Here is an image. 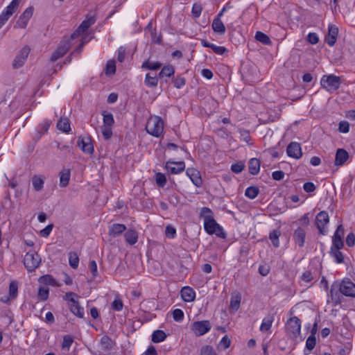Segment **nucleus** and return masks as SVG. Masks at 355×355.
I'll return each instance as SVG.
<instances>
[{"label": "nucleus", "mask_w": 355, "mask_h": 355, "mask_svg": "<svg viewBox=\"0 0 355 355\" xmlns=\"http://www.w3.org/2000/svg\"><path fill=\"white\" fill-rule=\"evenodd\" d=\"M180 294L182 300L187 302H193L196 297V292L189 286L183 287L181 289Z\"/></svg>", "instance_id": "obj_19"}, {"label": "nucleus", "mask_w": 355, "mask_h": 355, "mask_svg": "<svg viewBox=\"0 0 355 355\" xmlns=\"http://www.w3.org/2000/svg\"><path fill=\"white\" fill-rule=\"evenodd\" d=\"M111 307L114 311H120L123 309V304L121 300L120 299H115L112 304Z\"/></svg>", "instance_id": "obj_51"}, {"label": "nucleus", "mask_w": 355, "mask_h": 355, "mask_svg": "<svg viewBox=\"0 0 355 355\" xmlns=\"http://www.w3.org/2000/svg\"><path fill=\"white\" fill-rule=\"evenodd\" d=\"M340 249L331 248V254L335 258L337 263H340L343 262L344 257Z\"/></svg>", "instance_id": "obj_45"}, {"label": "nucleus", "mask_w": 355, "mask_h": 355, "mask_svg": "<svg viewBox=\"0 0 355 355\" xmlns=\"http://www.w3.org/2000/svg\"><path fill=\"white\" fill-rule=\"evenodd\" d=\"M232 171L235 173H239L244 169V164L242 163H236L231 166Z\"/></svg>", "instance_id": "obj_63"}, {"label": "nucleus", "mask_w": 355, "mask_h": 355, "mask_svg": "<svg viewBox=\"0 0 355 355\" xmlns=\"http://www.w3.org/2000/svg\"><path fill=\"white\" fill-rule=\"evenodd\" d=\"M71 45L69 40L62 41L51 55L50 61L55 62L60 58L63 57L70 49Z\"/></svg>", "instance_id": "obj_9"}, {"label": "nucleus", "mask_w": 355, "mask_h": 355, "mask_svg": "<svg viewBox=\"0 0 355 355\" xmlns=\"http://www.w3.org/2000/svg\"><path fill=\"white\" fill-rule=\"evenodd\" d=\"M21 0H12L0 15V28L5 24L8 19L17 9Z\"/></svg>", "instance_id": "obj_7"}, {"label": "nucleus", "mask_w": 355, "mask_h": 355, "mask_svg": "<svg viewBox=\"0 0 355 355\" xmlns=\"http://www.w3.org/2000/svg\"><path fill=\"white\" fill-rule=\"evenodd\" d=\"M307 40L311 44H315L318 42L319 38L315 33H310L307 35Z\"/></svg>", "instance_id": "obj_61"}, {"label": "nucleus", "mask_w": 355, "mask_h": 355, "mask_svg": "<svg viewBox=\"0 0 355 355\" xmlns=\"http://www.w3.org/2000/svg\"><path fill=\"white\" fill-rule=\"evenodd\" d=\"M78 146L82 149V150L85 153L91 154L94 151V147L91 144L89 138H79Z\"/></svg>", "instance_id": "obj_20"}, {"label": "nucleus", "mask_w": 355, "mask_h": 355, "mask_svg": "<svg viewBox=\"0 0 355 355\" xmlns=\"http://www.w3.org/2000/svg\"><path fill=\"white\" fill-rule=\"evenodd\" d=\"M286 331L290 338H297L300 336L301 331L300 320L296 316L288 319L286 324Z\"/></svg>", "instance_id": "obj_3"}, {"label": "nucleus", "mask_w": 355, "mask_h": 355, "mask_svg": "<svg viewBox=\"0 0 355 355\" xmlns=\"http://www.w3.org/2000/svg\"><path fill=\"white\" fill-rule=\"evenodd\" d=\"M211 324L208 320L197 321L192 323L191 331L197 336H200L207 333L211 329Z\"/></svg>", "instance_id": "obj_8"}, {"label": "nucleus", "mask_w": 355, "mask_h": 355, "mask_svg": "<svg viewBox=\"0 0 355 355\" xmlns=\"http://www.w3.org/2000/svg\"><path fill=\"white\" fill-rule=\"evenodd\" d=\"M204 228L209 234H216L218 236L225 237V233L221 227L216 222L212 216H205Z\"/></svg>", "instance_id": "obj_5"}, {"label": "nucleus", "mask_w": 355, "mask_h": 355, "mask_svg": "<svg viewBox=\"0 0 355 355\" xmlns=\"http://www.w3.org/2000/svg\"><path fill=\"white\" fill-rule=\"evenodd\" d=\"M18 286L17 282H12L9 286V295L12 298H15L17 295Z\"/></svg>", "instance_id": "obj_50"}, {"label": "nucleus", "mask_w": 355, "mask_h": 355, "mask_svg": "<svg viewBox=\"0 0 355 355\" xmlns=\"http://www.w3.org/2000/svg\"><path fill=\"white\" fill-rule=\"evenodd\" d=\"M274 320L273 315H268V317L263 318L262 323L260 327V331L262 332L268 331L271 327Z\"/></svg>", "instance_id": "obj_32"}, {"label": "nucleus", "mask_w": 355, "mask_h": 355, "mask_svg": "<svg viewBox=\"0 0 355 355\" xmlns=\"http://www.w3.org/2000/svg\"><path fill=\"white\" fill-rule=\"evenodd\" d=\"M316 345L315 337L313 335H310L306 341V349L309 352L313 349Z\"/></svg>", "instance_id": "obj_48"}, {"label": "nucleus", "mask_w": 355, "mask_h": 355, "mask_svg": "<svg viewBox=\"0 0 355 355\" xmlns=\"http://www.w3.org/2000/svg\"><path fill=\"white\" fill-rule=\"evenodd\" d=\"M339 291L345 296L355 297V284L349 279H345L341 282Z\"/></svg>", "instance_id": "obj_10"}, {"label": "nucleus", "mask_w": 355, "mask_h": 355, "mask_svg": "<svg viewBox=\"0 0 355 355\" xmlns=\"http://www.w3.org/2000/svg\"><path fill=\"white\" fill-rule=\"evenodd\" d=\"M69 265L73 269H76L78 266L79 258L77 254L74 252H70L69 254Z\"/></svg>", "instance_id": "obj_42"}, {"label": "nucleus", "mask_w": 355, "mask_h": 355, "mask_svg": "<svg viewBox=\"0 0 355 355\" xmlns=\"http://www.w3.org/2000/svg\"><path fill=\"white\" fill-rule=\"evenodd\" d=\"M230 339L227 336H225L220 341L219 347H221L223 349H226L230 346Z\"/></svg>", "instance_id": "obj_57"}, {"label": "nucleus", "mask_w": 355, "mask_h": 355, "mask_svg": "<svg viewBox=\"0 0 355 355\" xmlns=\"http://www.w3.org/2000/svg\"><path fill=\"white\" fill-rule=\"evenodd\" d=\"M89 27L90 25H89L87 21L84 20L79 26L78 29L71 34V39L74 40L75 38L78 37L80 34L86 31Z\"/></svg>", "instance_id": "obj_30"}, {"label": "nucleus", "mask_w": 355, "mask_h": 355, "mask_svg": "<svg viewBox=\"0 0 355 355\" xmlns=\"http://www.w3.org/2000/svg\"><path fill=\"white\" fill-rule=\"evenodd\" d=\"M287 154L289 157L295 159H299L302 157V153L300 144L297 142H291L287 147Z\"/></svg>", "instance_id": "obj_15"}, {"label": "nucleus", "mask_w": 355, "mask_h": 355, "mask_svg": "<svg viewBox=\"0 0 355 355\" xmlns=\"http://www.w3.org/2000/svg\"><path fill=\"white\" fill-rule=\"evenodd\" d=\"M187 175L189 177L194 185L198 187H201L202 180L198 171L193 168H189L187 170Z\"/></svg>", "instance_id": "obj_16"}, {"label": "nucleus", "mask_w": 355, "mask_h": 355, "mask_svg": "<svg viewBox=\"0 0 355 355\" xmlns=\"http://www.w3.org/2000/svg\"><path fill=\"white\" fill-rule=\"evenodd\" d=\"M33 8L32 6L27 8L17 21L16 26L21 28H26L29 19L33 16Z\"/></svg>", "instance_id": "obj_13"}, {"label": "nucleus", "mask_w": 355, "mask_h": 355, "mask_svg": "<svg viewBox=\"0 0 355 355\" xmlns=\"http://www.w3.org/2000/svg\"><path fill=\"white\" fill-rule=\"evenodd\" d=\"M202 12V7L200 4L195 3L192 7V14L195 17H200Z\"/></svg>", "instance_id": "obj_62"}, {"label": "nucleus", "mask_w": 355, "mask_h": 355, "mask_svg": "<svg viewBox=\"0 0 355 355\" xmlns=\"http://www.w3.org/2000/svg\"><path fill=\"white\" fill-rule=\"evenodd\" d=\"M175 73V69L172 65H167L164 67L159 73V78L171 77Z\"/></svg>", "instance_id": "obj_38"}, {"label": "nucleus", "mask_w": 355, "mask_h": 355, "mask_svg": "<svg viewBox=\"0 0 355 355\" xmlns=\"http://www.w3.org/2000/svg\"><path fill=\"white\" fill-rule=\"evenodd\" d=\"M212 29L215 33L223 35L225 33V26L221 19L215 18L212 22Z\"/></svg>", "instance_id": "obj_24"}, {"label": "nucleus", "mask_w": 355, "mask_h": 355, "mask_svg": "<svg viewBox=\"0 0 355 355\" xmlns=\"http://www.w3.org/2000/svg\"><path fill=\"white\" fill-rule=\"evenodd\" d=\"M155 181L159 187H164L166 183V178L165 175L162 173H157L155 175Z\"/></svg>", "instance_id": "obj_47"}, {"label": "nucleus", "mask_w": 355, "mask_h": 355, "mask_svg": "<svg viewBox=\"0 0 355 355\" xmlns=\"http://www.w3.org/2000/svg\"><path fill=\"white\" fill-rule=\"evenodd\" d=\"M32 183L34 189L39 191L43 189L44 181L41 177L35 175L32 178Z\"/></svg>", "instance_id": "obj_36"}, {"label": "nucleus", "mask_w": 355, "mask_h": 355, "mask_svg": "<svg viewBox=\"0 0 355 355\" xmlns=\"http://www.w3.org/2000/svg\"><path fill=\"white\" fill-rule=\"evenodd\" d=\"M348 158L349 155L345 150L343 148L338 149L336 153L335 165H343L347 160Z\"/></svg>", "instance_id": "obj_21"}, {"label": "nucleus", "mask_w": 355, "mask_h": 355, "mask_svg": "<svg viewBox=\"0 0 355 355\" xmlns=\"http://www.w3.org/2000/svg\"><path fill=\"white\" fill-rule=\"evenodd\" d=\"M241 297L239 294L232 295L230 300V310L235 312L239 307L241 304Z\"/></svg>", "instance_id": "obj_29"}, {"label": "nucleus", "mask_w": 355, "mask_h": 355, "mask_svg": "<svg viewBox=\"0 0 355 355\" xmlns=\"http://www.w3.org/2000/svg\"><path fill=\"white\" fill-rule=\"evenodd\" d=\"M338 130L343 133H347L349 131V123L346 121H340Z\"/></svg>", "instance_id": "obj_55"}, {"label": "nucleus", "mask_w": 355, "mask_h": 355, "mask_svg": "<svg viewBox=\"0 0 355 355\" xmlns=\"http://www.w3.org/2000/svg\"><path fill=\"white\" fill-rule=\"evenodd\" d=\"M102 135L105 139H109L112 136V127L102 126Z\"/></svg>", "instance_id": "obj_53"}, {"label": "nucleus", "mask_w": 355, "mask_h": 355, "mask_svg": "<svg viewBox=\"0 0 355 355\" xmlns=\"http://www.w3.org/2000/svg\"><path fill=\"white\" fill-rule=\"evenodd\" d=\"M60 187H66L69 184L70 180L71 172L69 168L62 169L60 173Z\"/></svg>", "instance_id": "obj_22"}, {"label": "nucleus", "mask_w": 355, "mask_h": 355, "mask_svg": "<svg viewBox=\"0 0 355 355\" xmlns=\"http://www.w3.org/2000/svg\"><path fill=\"white\" fill-rule=\"evenodd\" d=\"M102 115L103 122V126L112 127L114 123L113 114L106 111H103L102 112Z\"/></svg>", "instance_id": "obj_31"}, {"label": "nucleus", "mask_w": 355, "mask_h": 355, "mask_svg": "<svg viewBox=\"0 0 355 355\" xmlns=\"http://www.w3.org/2000/svg\"><path fill=\"white\" fill-rule=\"evenodd\" d=\"M315 223L317 227L321 234H325L327 231L325 226L329 223V218L328 214L324 211H320L316 216Z\"/></svg>", "instance_id": "obj_12"}, {"label": "nucleus", "mask_w": 355, "mask_h": 355, "mask_svg": "<svg viewBox=\"0 0 355 355\" xmlns=\"http://www.w3.org/2000/svg\"><path fill=\"white\" fill-rule=\"evenodd\" d=\"M144 83L149 87H155L158 84V77L157 76H151L147 73L144 80Z\"/></svg>", "instance_id": "obj_34"}, {"label": "nucleus", "mask_w": 355, "mask_h": 355, "mask_svg": "<svg viewBox=\"0 0 355 355\" xmlns=\"http://www.w3.org/2000/svg\"><path fill=\"white\" fill-rule=\"evenodd\" d=\"M343 247V241L341 239L333 237V243L331 248L341 249Z\"/></svg>", "instance_id": "obj_60"}, {"label": "nucleus", "mask_w": 355, "mask_h": 355, "mask_svg": "<svg viewBox=\"0 0 355 355\" xmlns=\"http://www.w3.org/2000/svg\"><path fill=\"white\" fill-rule=\"evenodd\" d=\"M116 71L115 62L112 60L108 61L105 67V73L107 75H112Z\"/></svg>", "instance_id": "obj_49"}, {"label": "nucleus", "mask_w": 355, "mask_h": 355, "mask_svg": "<svg viewBox=\"0 0 355 355\" xmlns=\"http://www.w3.org/2000/svg\"><path fill=\"white\" fill-rule=\"evenodd\" d=\"M329 297H331V301L334 302L335 305L339 304L340 301V295L337 291L334 288V285L331 286L330 290Z\"/></svg>", "instance_id": "obj_44"}, {"label": "nucleus", "mask_w": 355, "mask_h": 355, "mask_svg": "<svg viewBox=\"0 0 355 355\" xmlns=\"http://www.w3.org/2000/svg\"><path fill=\"white\" fill-rule=\"evenodd\" d=\"M174 86L180 89L185 85V78L181 76H178L173 80Z\"/></svg>", "instance_id": "obj_56"}, {"label": "nucleus", "mask_w": 355, "mask_h": 355, "mask_svg": "<svg viewBox=\"0 0 355 355\" xmlns=\"http://www.w3.org/2000/svg\"><path fill=\"white\" fill-rule=\"evenodd\" d=\"M49 294V289L47 287L42 286L39 288L37 297L42 301H45L48 299Z\"/></svg>", "instance_id": "obj_41"}, {"label": "nucleus", "mask_w": 355, "mask_h": 355, "mask_svg": "<svg viewBox=\"0 0 355 355\" xmlns=\"http://www.w3.org/2000/svg\"><path fill=\"white\" fill-rule=\"evenodd\" d=\"M280 234V232L278 230H273L270 233L269 238L275 248H278L279 245V237Z\"/></svg>", "instance_id": "obj_40"}, {"label": "nucleus", "mask_w": 355, "mask_h": 355, "mask_svg": "<svg viewBox=\"0 0 355 355\" xmlns=\"http://www.w3.org/2000/svg\"><path fill=\"white\" fill-rule=\"evenodd\" d=\"M73 343V338L70 336H64L63 338V341L62 343V349H69Z\"/></svg>", "instance_id": "obj_54"}, {"label": "nucleus", "mask_w": 355, "mask_h": 355, "mask_svg": "<svg viewBox=\"0 0 355 355\" xmlns=\"http://www.w3.org/2000/svg\"><path fill=\"white\" fill-rule=\"evenodd\" d=\"M201 44L204 47L210 48L213 51L218 55H223L227 51V49L224 46H216L212 43H209L205 40H201Z\"/></svg>", "instance_id": "obj_23"}, {"label": "nucleus", "mask_w": 355, "mask_h": 355, "mask_svg": "<svg viewBox=\"0 0 355 355\" xmlns=\"http://www.w3.org/2000/svg\"><path fill=\"white\" fill-rule=\"evenodd\" d=\"M53 224H50L49 225H47L45 228L42 229L40 234L43 237H48L49 236V234H51L52 230H53Z\"/></svg>", "instance_id": "obj_58"}, {"label": "nucleus", "mask_w": 355, "mask_h": 355, "mask_svg": "<svg viewBox=\"0 0 355 355\" xmlns=\"http://www.w3.org/2000/svg\"><path fill=\"white\" fill-rule=\"evenodd\" d=\"M30 51L31 49L28 46H25L19 51V52L15 58L12 63V67L14 69H19L24 65L28 56Z\"/></svg>", "instance_id": "obj_11"}, {"label": "nucleus", "mask_w": 355, "mask_h": 355, "mask_svg": "<svg viewBox=\"0 0 355 355\" xmlns=\"http://www.w3.org/2000/svg\"><path fill=\"white\" fill-rule=\"evenodd\" d=\"M125 239L130 245H134L137 242L138 235L136 231L130 230L127 231L125 234Z\"/></svg>", "instance_id": "obj_28"}, {"label": "nucleus", "mask_w": 355, "mask_h": 355, "mask_svg": "<svg viewBox=\"0 0 355 355\" xmlns=\"http://www.w3.org/2000/svg\"><path fill=\"white\" fill-rule=\"evenodd\" d=\"M39 282L41 284H44L46 285H51V286H60V284L57 283L56 280L51 275H45L42 276L39 279Z\"/></svg>", "instance_id": "obj_33"}, {"label": "nucleus", "mask_w": 355, "mask_h": 355, "mask_svg": "<svg viewBox=\"0 0 355 355\" xmlns=\"http://www.w3.org/2000/svg\"><path fill=\"white\" fill-rule=\"evenodd\" d=\"M249 172L252 175H257L260 170V162L258 159L252 158L248 163Z\"/></svg>", "instance_id": "obj_25"}, {"label": "nucleus", "mask_w": 355, "mask_h": 355, "mask_svg": "<svg viewBox=\"0 0 355 355\" xmlns=\"http://www.w3.org/2000/svg\"><path fill=\"white\" fill-rule=\"evenodd\" d=\"M255 38L257 41L261 42L263 44H270L271 40L270 37L265 33L257 31L255 35Z\"/></svg>", "instance_id": "obj_39"}, {"label": "nucleus", "mask_w": 355, "mask_h": 355, "mask_svg": "<svg viewBox=\"0 0 355 355\" xmlns=\"http://www.w3.org/2000/svg\"><path fill=\"white\" fill-rule=\"evenodd\" d=\"M166 334L162 330H156L152 334V341L153 343H160L165 340Z\"/></svg>", "instance_id": "obj_37"}, {"label": "nucleus", "mask_w": 355, "mask_h": 355, "mask_svg": "<svg viewBox=\"0 0 355 355\" xmlns=\"http://www.w3.org/2000/svg\"><path fill=\"white\" fill-rule=\"evenodd\" d=\"M340 83L341 81L340 77L334 74L324 75L322 77L320 80L322 87L329 92H333L337 90L339 88Z\"/></svg>", "instance_id": "obj_2"}, {"label": "nucleus", "mask_w": 355, "mask_h": 355, "mask_svg": "<svg viewBox=\"0 0 355 355\" xmlns=\"http://www.w3.org/2000/svg\"><path fill=\"white\" fill-rule=\"evenodd\" d=\"M162 67V64L159 62H152L149 60L145 61L142 65V69L148 70H157Z\"/></svg>", "instance_id": "obj_35"}, {"label": "nucleus", "mask_w": 355, "mask_h": 355, "mask_svg": "<svg viewBox=\"0 0 355 355\" xmlns=\"http://www.w3.org/2000/svg\"><path fill=\"white\" fill-rule=\"evenodd\" d=\"M165 232H166V236L168 238H170V239H173L175 236V234H176L175 229L174 227L170 226V225H168L166 227Z\"/></svg>", "instance_id": "obj_59"}, {"label": "nucleus", "mask_w": 355, "mask_h": 355, "mask_svg": "<svg viewBox=\"0 0 355 355\" xmlns=\"http://www.w3.org/2000/svg\"><path fill=\"white\" fill-rule=\"evenodd\" d=\"M338 33V28L334 25H329V30H328V35L326 37L325 40L328 45L330 46H333L336 41L337 36Z\"/></svg>", "instance_id": "obj_18"}, {"label": "nucleus", "mask_w": 355, "mask_h": 355, "mask_svg": "<svg viewBox=\"0 0 355 355\" xmlns=\"http://www.w3.org/2000/svg\"><path fill=\"white\" fill-rule=\"evenodd\" d=\"M57 128L64 132H69L71 130L69 120L67 118L61 117L57 123Z\"/></svg>", "instance_id": "obj_26"}, {"label": "nucleus", "mask_w": 355, "mask_h": 355, "mask_svg": "<svg viewBox=\"0 0 355 355\" xmlns=\"http://www.w3.org/2000/svg\"><path fill=\"white\" fill-rule=\"evenodd\" d=\"M173 318L176 322H181L184 319V313L181 309H176L173 311Z\"/></svg>", "instance_id": "obj_52"}, {"label": "nucleus", "mask_w": 355, "mask_h": 355, "mask_svg": "<svg viewBox=\"0 0 355 355\" xmlns=\"http://www.w3.org/2000/svg\"><path fill=\"white\" fill-rule=\"evenodd\" d=\"M306 237V231L302 227H299L293 234V240L299 247L302 248L304 245Z\"/></svg>", "instance_id": "obj_17"}, {"label": "nucleus", "mask_w": 355, "mask_h": 355, "mask_svg": "<svg viewBox=\"0 0 355 355\" xmlns=\"http://www.w3.org/2000/svg\"><path fill=\"white\" fill-rule=\"evenodd\" d=\"M259 194V189L256 187H250L246 189L245 195L250 199L255 198Z\"/></svg>", "instance_id": "obj_43"}, {"label": "nucleus", "mask_w": 355, "mask_h": 355, "mask_svg": "<svg viewBox=\"0 0 355 355\" xmlns=\"http://www.w3.org/2000/svg\"><path fill=\"white\" fill-rule=\"evenodd\" d=\"M76 295L74 293H67L64 296V300L68 301L69 306L71 311L79 318H83L84 309L79 304V302L76 300L75 297Z\"/></svg>", "instance_id": "obj_6"}, {"label": "nucleus", "mask_w": 355, "mask_h": 355, "mask_svg": "<svg viewBox=\"0 0 355 355\" xmlns=\"http://www.w3.org/2000/svg\"><path fill=\"white\" fill-rule=\"evenodd\" d=\"M125 229V226L123 224H114L110 227L109 234L110 236L114 237L123 232Z\"/></svg>", "instance_id": "obj_27"}, {"label": "nucleus", "mask_w": 355, "mask_h": 355, "mask_svg": "<svg viewBox=\"0 0 355 355\" xmlns=\"http://www.w3.org/2000/svg\"><path fill=\"white\" fill-rule=\"evenodd\" d=\"M147 132L155 137H160L164 132V121L160 116H151L146 125Z\"/></svg>", "instance_id": "obj_1"}, {"label": "nucleus", "mask_w": 355, "mask_h": 355, "mask_svg": "<svg viewBox=\"0 0 355 355\" xmlns=\"http://www.w3.org/2000/svg\"><path fill=\"white\" fill-rule=\"evenodd\" d=\"M165 168L171 174H178L184 170L185 164L184 162H173L168 160L166 163Z\"/></svg>", "instance_id": "obj_14"}, {"label": "nucleus", "mask_w": 355, "mask_h": 355, "mask_svg": "<svg viewBox=\"0 0 355 355\" xmlns=\"http://www.w3.org/2000/svg\"><path fill=\"white\" fill-rule=\"evenodd\" d=\"M200 355H217L213 347L205 345L200 349Z\"/></svg>", "instance_id": "obj_46"}, {"label": "nucleus", "mask_w": 355, "mask_h": 355, "mask_svg": "<svg viewBox=\"0 0 355 355\" xmlns=\"http://www.w3.org/2000/svg\"><path fill=\"white\" fill-rule=\"evenodd\" d=\"M41 263L40 256L34 251L28 252L24 258V264L28 272L34 271Z\"/></svg>", "instance_id": "obj_4"}, {"label": "nucleus", "mask_w": 355, "mask_h": 355, "mask_svg": "<svg viewBox=\"0 0 355 355\" xmlns=\"http://www.w3.org/2000/svg\"><path fill=\"white\" fill-rule=\"evenodd\" d=\"M304 190L307 193L313 192L315 190L316 187L313 182H306L303 186Z\"/></svg>", "instance_id": "obj_64"}]
</instances>
